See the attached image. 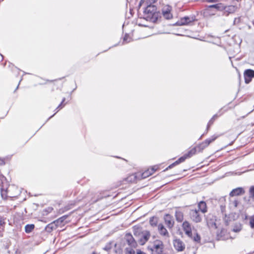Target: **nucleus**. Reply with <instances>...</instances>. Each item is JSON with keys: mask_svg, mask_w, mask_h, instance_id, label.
Returning <instances> with one entry per match:
<instances>
[{"mask_svg": "<svg viewBox=\"0 0 254 254\" xmlns=\"http://www.w3.org/2000/svg\"><path fill=\"white\" fill-rule=\"evenodd\" d=\"M157 0H146V3H150L148 5L143 12L144 18L147 21L154 22L156 20V7L152 5L151 3H154Z\"/></svg>", "mask_w": 254, "mask_h": 254, "instance_id": "obj_1", "label": "nucleus"}, {"mask_svg": "<svg viewBox=\"0 0 254 254\" xmlns=\"http://www.w3.org/2000/svg\"><path fill=\"white\" fill-rule=\"evenodd\" d=\"M148 248L153 254H167L163 250L164 245L162 241L156 240Z\"/></svg>", "mask_w": 254, "mask_h": 254, "instance_id": "obj_2", "label": "nucleus"}, {"mask_svg": "<svg viewBox=\"0 0 254 254\" xmlns=\"http://www.w3.org/2000/svg\"><path fill=\"white\" fill-rule=\"evenodd\" d=\"M197 150L196 148H193L190 150L187 153L185 154L184 156L180 157L179 159L176 161L174 163L169 165L166 170L172 168L173 166L180 164V163L183 162L187 158L191 157L193 155L195 154Z\"/></svg>", "mask_w": 254, "mask_h": 254, "instance_id": "obj_3", "label": "nucleus"}, {"mask_svg": "<svg viewBox=\"0 0 254 254\" xmlns=\"http://www.w3.org/2000/svg\"><path fill=\"white\" fill-rule=\"evenodd\" d=\"M218 136L213 135L211 136L210 138H208L205 140L201 143L199 144L198 146H196V149L199 152L202 151L204 148L207 147L211 142L214 141L217 138Z\"/></svg>", "mask_w": 254, "mask_h": 254, "instance_id": "obj_4", "label": "nucleus"}, {"mask_svg": "<svg viewBox=\"0 0 254 254\" xmlns=\"http://www.w3.org/2000/svg\"><path fill=\"white\" fill-rule=\"evenodd\" d=\"M218 136L213 135L211 136L210 138H208L205 140L201 143L199 144L198 146H196V149L199 152L202 151L204 148L207 147L211 142L214 141L217 138Z\"/></svg>", "mask_w": 254, "mask_h": 254, "instance_id": "obj_5", "label": "nucleus"}, {"mask_svg": "<svg viewBox=\"0 0 254 254\" xmlns=\"http://www.w3.org/2000/svg\"><path fill=\"white\" fill-rule=\"evenodd\" d=\"M190 219L195 223L200 222L201 221V216L199 211L196 209H191L190 212Z\"/></svg>", "mask_w": 254, "mask_h": 254, "instance_id": "obj_6", "label": "nucleus"}, {"mask_svg": "<svg viewBox=\"0 0 254 254\" xmlns=\"http://www.w3.org/2000/svg\"><path fill=\"white\" fill-rule=\"evenodd\" d=\"M172 7L169 5H164L162 9V13L163 17L166 19L172 18L173 15L171 13Z\"/></svg>", "mask_w": 254, "mask_h": 254, "instance_id": "obj_7", "label": "nucleus"}, {"mask_svg": "<svg viewBox=\"0 0 254 254\" xmlns=\"http://www.w3.org/2000/svg\"><path fill=\"white\" fill-rule=\"evenodd\" d=\"M173 245L174 248L178 252L183 251L186 247L184 243L179 239H176L173 241Z\"/></svg>", "mask_w": 254, "mask_h": 254, "instance_id": "obj_8", "label": "nucleus"}, {"mask_svg": "<svg viewBox=\"0 0 254 254\" xmlns=\"http://www.w3.org/2000/svg\"><path fill=\"white\" fill-rule=\"evenodd\" d=\"M194 20V18L193 16H185L181 18L180 20L177 21L176 25L178 26L188 25Z\"/></svg>", "mask_w": 254, "mask_h": 254, "instance_id": "obj_9", "label": "nucleus"}, {"mask_svg": "<svg viewBox=\"0 0 254 254\" xmlns=\"http://www.w3.org/2000/svg\"><path fill=\"white\" fill-rule=\"evenodd\" d=\"M217 238L218 240H226L230 238L229 234L225 229H221L218 231L217 233Z\"/></svg>", "mask_w": 254, "mask_h": 254, "instance_id": "obj_10", "label": "nucleus"}, {"mask_svg": "<svg viewBox=\"0 0 254 254\" xmlns=\"http://www.w3.org/2000/svg\"><path fill=\"white\" fill-rule=\"evenodd\" d=\"M150 234L148 231H143L140 235L139 243L141 245H143L149 239Z\"/></svg>", "mask_w": 254, "mask_h": 254, "instance_id": "obj_11", "label": "nucleus"}, {"mask_svg": "<svg viewBox=\"0 0 254 254\" xmlns=\"http://www.w3.org/2000/svg\"><path fill=\"white\" fill-rule=\"evenodd\" d=\"M183 229L185 231L186 234L190 237L192 236V231L190 224L187 221L183 223Z\"/></svg>", "mask_w": 254, "mask_h": 254, "instance_id": "obj_12", "label": "nucleus"}, {"mask_svg": "<svg viewBox=\"0 0 254 254\" xmlns=\"http://www.w3.org/2000/svg\"><path fill=\"white\" fill-rule=\"evenodd\" d=\"M254 77V70L252 69H247L244 72L245 82L249 83L252 78Z\"/></svg>", "mask_w": 254, "mask_h": 254, "instance_id": "obj_13", "label": "nucleus"}, {"mask_svg": "<svg viewBox=\"0 0 254 254\" xmlns=\"http://www.w3.org/2000/svg\"><path fill=\"white\" fill-rule=\"evenodd\" d=\"M240 203V201L237 198H230L229 199V207L231 210H235Z\"/></svg>", "mask_w": 254, "mask_h": 254, "instance_id": "obj_14", "label": "nucleus"}, {"mask_svg": "<svg viewBox=\"0 0 254 254\" xmlns=\"http://www.w3.org/2000/svg\"><path fill=\"white\" fill-rule=\"evenodd\" d=\"M245 193V190L243 188L239 187L233 189L230 193L229 195L231 197L240 195Z\"/></svg>", "mask_w": 254, "mask_h": 254, "instance_id": "obj_15", "label": "nucleus"}, {"mask_svg": "<svg viewBox=\"0 0 254 254\" xmlns=\"http://www.w3.org/2000/svg\"><path fill=\"white\" fill-rule=\"evenodd\" d=\"M237 9L238 7L236 5H224V9L223 11H224V13H226V15H228L230 13H233L235 12Z\"/></svg>", "mask_w": 254, "mask_h": 254, "instance_id": "obj_16", "label": "nucleus"}, {"mask_svg": "<svg viewBox=\"0 0 254 254\" xmlns=\"http://www.w3.org/2000/svg\"><path fill=\"white\" fill-rule=\"evenodd\" d=\"M164 220L165 224L169 228L171 229L174 226V221L170 215L166 214L164 217Z\"/></svg>", "mask_w": 254, "mask_h": 254, "instance_id": "obj_17", "label": "nucleus"}, {"mask_svg": "<svg viewBox=\"0 0 254 254\" xmlns=\"http://www.w3.org/2000/svg\"><path fill=\"white\" fill-rule=\"evenodd\" d=\"M126 241L127 242L128 245L132 247H135L136 243L135 242L134 238L130 234H127L126 235Z\"/></svg>", "mask_w": 254, "mask_h": 254, "instance_id": "obj_18", "label": "nucleus"}, {"mask_svg": "<svg viewBox=\"0 0 254 254\" xmlns=\"http://www.w3.org/2000/svg\"><path fill=\"white\" fill-rule=\"evenodd\" d=\"M58 227V225L57 223H56L55 221L49 224L45 228V230L50 233L52 232L53 230L56 229Z\"/></svg>", "mask_w": 254, "mask_h": 254, "instance_id": "obj_19", "label": "nucleus"}, {"mask_svg": "<svg viewBox=\"0 0 254 254\" xmlns=\"http://www.w3.org/2000/svg\"><path fill=\"white\" fill-rule=\"evenodd\" d=\"M175 217L177 221L178 222H182L184 220L183 213L179 209L176 210Z\"/></svg>", "mask_w": 254, "mask_h": 254, "instance_id": "obj_20", "label": "nucleus"}, {"mask_svg": "<svg viewBox=\"0 0 254 254\" xmlns=\"http://www.w3.org/2000/svg\"><path fill=\"white\" fill-rule=\"evenodd\" d=\"M158 229L160 235L163 236H168L169 234L162 224H159L158 226Z\"/></svg>", "mask_w": 254, "mask_h": 254, "instance_id": "obj_21", "label": "nucleus"}, {"mask_svg": "<svg viewBox=\"0 0 254 254\" xmlns=\"http://www.w3.org/2000/svg\"><path fill=\"white\" fill-rule=\"evenodd\" d=\"M198 210H200L203 213H204L207 212L206 204L204 201H200L198 204Z\"/></svg>", "mask_w": 254, "mask_h": 254, "instance_id": "obj_22", "label": "nucleus"}, {"mask_svg": "<svg viewBox=\"0 0 254 254\" xmlns=\"http://www.w3.org/2000/svg\"><path fill=\"white\" fill-rule=\"evenodd\" d=\"M153 173V169H148L147 170L144 171L141 174V178L142 179H145L150 175H151Z\"/></svg>", "mask_w": 254, "mask_h": 254, "instance_id": "obj_23", "label": "nucleus"}, {"mask_svg": "<svg viewBox=\"0 0 254 254\" xmlns=\"http://www.w3.org/2000/svg\"><path fill=\"white\" fill-rule=\"evenodd\" d=\"M34 228V225L27 224L25 226V231L27 233H29L32 231Z\"/></svg>", "mask_w": 254, "mask_h": 254, "instance_id": "obj_24", "label": "nucleus"}, {"mask_svg": "<svg viewBox=\"0 0 254 254\" xmlns=\"http://www.w3.org/2000/svg\"><path fill=\"white\" fill-rule=\"evenodd\" d=\"M11 189V187H9L6 190H1V195L2 198L6 199L7 197V193H9L10 190Z\"/></svg>", "mask_w": 254, "mask_h": 254, "instance_id": "obj_25", "label": "nucleus"}, {"mask_svg": "<svg viewBox=\"0 0 254 254\" xmlns=\"http://www.w3.org/2000/svg\"><path fill=\"white\" fill-rule=\"evenodd\" d=\"M157 218L156 217H152L150 219L149 223L152 226H156L157 224Z\"/></svg>", "mask_w": 254, "mask_h": 254, "instance_id": "obj_26", "label": "nucleus"}, {"mask_svg": "<svg viewBox=\"0 0 254 254\" xmlns=\"http://www.w3.org/2000/svg\"><path fill=\"white\" fill-rule=\"evenodd\" d=\"M65 219H66V216H64L60 217V218L55 220V221L56 223H57L59 226L64 221V220Z\"/></svg>", "mask_w": 254, "mask_h": 254, "instance_id": "obj_27", "label": "nucleus"}, {"mask_svg": "<svg viewBox=\"0 0 254 254\" xmlns=\"http://www.w3.org/2000/svg\"><path fill=\"white\" fill-rule=\"evenodd\" d=\"M215 9L219 11H223L224 9V5L222 3L216 4V7Z\"/></svg>", "mask_w": 254, "mask_h": 254, "instance_id": "obj_28", "label": "nucleus"}, {"mask_svg": "<svg viewBox=\"0 0 254 254\" xmlns=\"http://www.w3.org/2000/svg\"><path fill=\"white\" fill-rule=\"evenodd\" d=\"M250 197L254 198V186H251L249 189Z\"/></svg>", "mask_w": 254, "mask_h": 254, "instance_id": "obj_29", "label": "nucleus"}, {"mask_svg": "<svg viewBox=\"0 0 254 254\" xmlns=\"http://www.w3.org/2000/svg\"><path fill=\"white\" fill-rule=\"evenodd\" d=\"M250 225L252 228H254V214L250 218Z\"/></svg>", "mask_w": 254, "mask_h": 254, "instance_id": "obj_30", "label": "nucleus"}, {"mask_svg": "<svg viewBox=\"0 0 254 254\" xmlns=\"http://www.w3.org/2000/svg\"><path fill=\"white\" fill-rule=\"evenodd\" d=\"M130 41V38L129 37V36L128 35L126 34V35L125 36V37L124 38V42L127 43L129 42Z\"/></svg>", "mask_w": 254, "mask_h": 254, "instance_id": "obj_31", "label": "nucleus"}, {"mask_svg": "<svg viewBox=\"0 0 254 254\" xmlns=\"http://www.w3.org/2000/svg\"><path fill=\"white\" fill-rule=\"evenodd\" d=\"M217 117V115H215L213 116V117L211 119V120L209 121L208 125H207V128L209 127L211 125L213 124V121L215 120V118Z\"/></svg>", "mask_w": 254, "mask_h": 254, "instance_id": "obj_32", "label": "nucleus"}, {"mask_svg": "<svg viewBox=\"0 0 254 254\" xmlns=\"http://www.w3.org/2000/svg\"><path fill=\"white\" fill-rule=\"evenodd\" d=\"M193 240L195 242H199L200 240V237L196 234V236L194 237Z\"/></svg>", "mask_w": 254, "mask_h": 254, "instance_id": "obj_33", "label": "nucleus"}, {"mask_svg": "<svg viewBox=\"0 0 254 254\" xmlns=\"http://www.w3.org/2000/svg\"><path fill=\"white\" fill-rule=\"evenodd\" d=\"M241 230V227H239L238 228H234L233 229V231L235 232H238L240 231Z\"/></svg>", "mask_w": 254, "mask_h": 254, "instance_id": "obj_34", "label": "nucleus"}, {"mask_svg": "<svg viewBox=\"0 0 254 254\" xmlns=\"http://www.w3.org/2000/svg\"><path fill=\"white\" fill-rule=\"evenodd\" d=\"M224 220L225 221L226 224L228 225L229 224V220H228V218L227 217L226 214H225V217L224 218Z\"/></svg>", "mask_w": 254, "mask_h": 254, "instance_id": "obj_35", "label": "nucleus"}, {"mask_svg": "<svg viewBox=\"0 0 254 254\" xmlns=\"http://www.w3.org/2000/svg\"><path fill=\"white\" fill-rule=\"evenodd\" d=\"M240 18H235L234 20V24H236L237 23H238L240 22Z\"/></svg>", "mask_w": 254, "mask_h": 254, "instance_id": "obj_36", "label": "nucleus"}, {"mask_svg": "<svg viewBox=\"0 0 254 254\" xmlns=\"http://www.w3.org/2000/svg\"><path fill=\"white\" fill-rule=\"evenodd\" d=\"M65 98H64L63 99L62 102H61V103L59 105V106L58 107L57 109H59V108H63V107H62V105H63V103L65 101Z\"/></svg>", "mask_w": 254, "mask_h": 254, "instance_id": "obj_37", "label": "nucleus"}, {"mask_svg": "<svg viewBox=\"0 0 254 254\" xmlns=\"http://www.w3.org/2000/svg\"><path fill=\"white\" fill-rule=\"evenodd\" d=\"M65 98H64L63 99L62 102H61V103L59 105V106L58 107L57 109H59V108H63V107H62V105H63V103L65 101Z\"/></svg>", "mask_w": 254, "mask_h": 254, "instance_id": "obj_38", "label": "nucleus"}, {"mask_svg": "<svg viewBox=\"0 0 254 254\" xmlns=\"http://www.w3.org/2000/svg\"><path fill=\"white\" fill-rule=\"evenodd\" d=\"M220 208H221V212L222 213H223L225 210V206L221 205L220 206Z\"/></svg>", "mask_w": 254, "mask_h": 254, "instance_id": "obj_39", "label": "nucleus"}, {"mask_svg": "<svg viewBox=\"0 0 254 254\" xmlns=\"http://www.w3.org/2000/svg\"><path fill=\"white\" fill-rule=\"evenodd\" d=\"M145 1L146 0H141L139 2V6H141V5L143 4Z\"/></svg>", "mask_w": 254, "mask_h": 254, "instance_id": "obj_40", "label": "nucleus"}, {"mask_svg": "<svg viewBox=\"0 0 254 254\" xmlns=\"http://www.w3.org/2000/svg\"><path fill=\"white\" fill-rule=\"evenodd\" d=\"M4 164H5L4 161L2 159H0V165H3Z\"/></svg>", "mask_w": 254, "mask_h": 254, "instance_id": "obj_41", "label": "nucleus"}, {"mask_svg": "<svg viewBox=\"0 0 254 254\" xmlns=\"http://www.w3.org/2000/svg\"><path fill=\"white\" fill-rule=\"evenodd\" d=\"M137 254H145V253L139 250L137 251Z\"/></svg>", "mask_w": 254, "mask_h": 254, "instance_id": "obj_42", "label": "nucleus"}, {"mask_svg": "<svg viewBox=\"0 0 254 254\" xmlns=\"http://www.w3.org/2000/svg\"><path fill=\"white\" fill-rule=\"evenodd\" d=\"M215 7H216V4H213V5H211L209 6V8H215Z\"/></svg>", "mask_w": 254, "mask_h": 254, "instance_id": "obj_43", "label": "nucleus"}, {"mask_svg": "<svg viewBox=\"0 0 254 254\" xmlns=\"http://www.w3.org/2000/svg\"><path fill=\"white\" fill-rule=\"evenodd\" d=\"M218 1H219V0H209V1L210 2H216Z\"/></svg>", "mask_w": 254, "mask_h": 254, "instance_id": "obj_44", "label": "nucleus"}, {"mask_svg": "<svg viewBox=\"0 0 254 254\" xmlns=\"http://www.w3.org/2000/svg\"><path fill=\"white\" fill-rule=\"evenodd\" d=\"M150 169H153V173L157 170V168L155 166L151 168Z\"/></svg>", "mask_w": 254, "mask_h": 254, "instance_id": "obj_45", "label": "nucleus"}, {"mask_svg": "<svg viewBox=\"0 0 254 254\" xmlns=\"http://www.w3.org/2000/svg\"><path fill=\"white\" fill-rule=\"evenodd\" d=\"M220 201H225V197H222L221 198H220Z\"/></svg>", "mask_w": 254, "mask_h": 254, "instance_id": "obj_46", "label": "nucleus"}, {"mask_svg": "<svg viewBox=\"0 0 254 254\" xmlns=\"http://www.w3.org/2000/svg\"><path fill=\"white\" fill-rule=\"evenodd\" d=\"M4 222L1 219L0 220V225H2L3 224H4Z\"/></svg>", "mask_w": 254, "mask_h": 254, "instance_id": "obj_47", "label": "nucleus"}, {"mask_svg": "<svg viewBox=\"0 0 254 254\" xmlns=\"http://www.w3.org/2000/svg\"><path fill=\"white\" fill-rule=\"evenodd\" d=\"M91 254H98L95 252H93Z\"/></svg>", "mask_w": 254, "mask_h": 254, "instance_id": "obj_48", "label": "nucleus"}, {"mask_svg": "<svg viewBox=\"0 0 254 254\" xmlns=\"http://www.w3.org/2000/svg\"><path fill=\"white\" fill-rule=\"evenodd\" d=\"M0 55L1 57V59H3V57H2V55L0 54Z\"/></svg>", "mask_w": 254, "mask_h": 254, "instance_id": "obj_49", "label": "nucleus"}, {"mask_svg": "<svg viewBox=\"0 0 254 254\" xmlns=\"http://www.w3.org/2000/svg\"><path fill=\"white\" fill-rule=\"evenodd\" d=\"M9 196L10 197H13V196H12V195H9Z\"/></svg>", "mask_w": 254, "mask_h": 254, "instance_id": "obj_50", "label": "nucleus"}, {"mask_svg": "<svg viewBox=\"0 0 254 254\" xmlns=\"http://www.w3.org/2000/svg\"><path fill=\"white\" fill-rule=\"evenodd\" d=\"M253 24H254V21H253Z\"/></svg>", "mask_w": 254, "mask_h": 254, "instance_id": "obj_51", "label": "nucleus"}, {"mask_svg": "<svg viewBox=\"0 0 254 254\" xmlns=\"http://www.w3.org/2000/svg\"><path fill=\"white\" fill-rule=\"evenodd\" d=\"M237 1H238L239 0H237Z\"/></svg>", "mask_w": 254, "mask_h": 254, "instance_id": "obj_52", "label": "nucleus"}]
</instances>
